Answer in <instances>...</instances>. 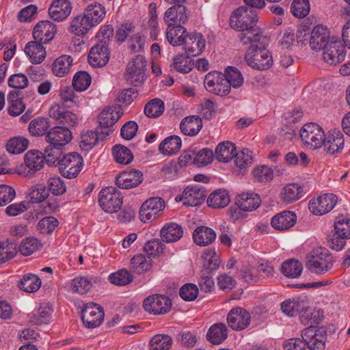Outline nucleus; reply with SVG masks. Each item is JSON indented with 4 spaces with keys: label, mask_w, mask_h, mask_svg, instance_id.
I'll use <instances>...</instances> for the list:
<instances>
[{
    "label": "nucleus",
    "mask_w": 350,
    "mask_h": 350,
    "mask_svg": "<svg viewBox=\"0 0 350 350\" xmlns=\"http://www.w3.org/2000/svg\"><path fill=\"white\" fill-rule=\"evenodd\" d=\"M302 338H291L286 343V350H323L325 332L316 327H308L301 332Z\"/></svg>",
    "instance_id": "f257e3e1"
},
{
    "label": "nucleus",
    "mask_w": 350,
    "mask_h": 350,
    "mask_svg": "<svg viewBox=\"0 0 350 350\" xmlns=\"http://www.w3.org/2000/svg\"><path fill=\"white\" fill-rule=\"evenodd\" d=\"M46 140L49 144L45 148L46 163H55L60 153V149L68 144L72 139L71 131L63 126H57L50 129L46 135Z\"/></svg>",
    "instance_id": "f03ea898"
},
{
    "label": "nucleus",
    "mask_w": 350,
    "mask_h": 350,
    "mask_svg": "<svg viewBox=\"0 0 350 350\" xmlns=\"http://www.w3.org/2000/svg\"><path fill=\"white\" fill-rule=\"evenodd\" d=\"M333 267V257L324 247L312 250L306 256V267L311 273L324 274Z\"/></svg>",
    "instance_id": "7ed1b4c3"
},
{
    "label": "nucleus",
    "mask_w": 350,
    "mask_h": 350,
    "mask_svg": "<svg viewBox=\"0 0 350 350\" xmlns=\"http://www.w3.org/2000/svg\"><path fill=\"white\" fill-rule=\"evenodd\" d=\"M303 145L310 150L321 148L325 142V131L323 128L314 122L305 124L299 131Z\"/></svg>",
    "instance_id": "20e7f679"
},
{
    "label": "nucleus",
    "mask_w": 350,
    "mask_h": 350,
    "mask_svg": "<svg viewBox=\"0 0 350 350\" xmlns=\"http://www.w3.org/2000/svg\"><path fill=\"white\" fill-rule=\"evenodd\" d=\"M245 59L248 66L258 70H267L273 64L272 57L263 43H260V45L250 46Z\"/></svg>",
    "instance_id": "39448f33"
},
{
    "label": "nucleus",
    "mask_w": 350,
    "mask_h": 350,
    "mask_svg": "<svg viewBox=\"0 0 350 350\" xmlns=\"http://www.w3.org/2000/svg\"><path fill=\"white\" fill-rule=\"evenodd\" d=\"M258 21L257 13L252 8H248L245 6L238 8L230 16V27L240 31L255 29Z\"/></svg>",
    "instance_id": "423d86ee"
},
{
    "label": "nucleus",
    "mask_w": 350,
    "mask_h": 350,
    "mask_svg": "<svg viewBox=\"0 0 350 350\" xmlns=\"http://www.w3.org/2000/svg\"><path fill=\"white\" fill-rule=\"evenodd\" d=\"M98 201L101 208L106 213L119 211L123 204V196L114 187H106L100 190Z\"/></svg>",
    "instance_id": "0eeeda50"
},
{
    "label": "nucleus",
    "mask_w": 350,
    "mask_h": 350,
    "mask_svg": "<svg viewBox=\"0 0 350 350\" xmlns=\"http://www.w3.org/2000/svg\"><path fill=\"white\" fill-rule=\"evenodd\" d=\"M147 61L142 55H137L128 64L125 73L126 81L134 85H142L146 79Z\"/></svg>",
    "instance_id": "6e6552de"
},
{
    "label": "nucleus",
    "mask_w": 350,
    "mask_h": 350,
    "mask_svg": "<svg viewBox=\"0 0 350 350\" xmlns=\"http://www.w3.org/2000/svg\"><path fill=\"white\" fill-rule=\"evenodd\" d=\"M206 90L217 96H226L230 92L225 75L217 71L208 72L204 81Z\"/></svg>",
    "instance_id": "1a4fd4ad"
},
{
    "label": "nucleus",
    "mask_w": 350,
    "mask_h": 350,
    "mask_svg": "<svg viewBox=\"0 0 350 350\" xmlns=\"http://www.w3.org/2000/svg\"><path fill=\"white\" fill-rule=\"evenodd\" d=\"M338 197L333 193H324L313 198L308 202L309 211L315 215H323L330 212L336 206Z\"/></svg>",
    "instance_id": "9d476101"
},
{
    "label": "nucleus",
    "mask_w": 350,
    "mask_h": 350,
    "mask_svg": "<svg viewBox=\"0 0 350 350\" xmlns=\"http://www.w3.org/2000/svg\"><path fill=\"white\" fill-rule=\"evenodd\" d=\"M55 167L62 175H78L83 167V159L77 152H70L60 159Z\"/></svg>",
    "instance_id": "9b49d317"
},
{
    "label": "nucleus",
    "mask_w": 350,
    "mask_h": 350,
    "mask_svg": "<svg viewBox=\"0 0 350 350\" xmlns=\"http://www.w3.org/2000/svg\"><path fill=\"white\" fill-rule=\"evenodd\" d=\"M122 114L123 111L120 105H113L104 109L98 117L102 133L106 135H110L113 131L115 123Z\"/></svg>",
    "instance_id": "f8f14e48"
},
{
    "label": "nucleus",
    "mask_w": 350,
    "mask_h": 350,
    "mask_svg": "<svg viewBox=\"0 0 350 350\" xmlns=\"http://www.w3.org/2000/svg\"><path fill=\"white\" fill-rule=\"evenodd\" d=\"M143 306L144 310L150 314H163L170 311L172 301L167 296L155 294L146 297Z\"/></svg>",
    "instance_id": "ddd939ff"
},
{
    "label": "nucleus",
    "mask_w": 350,
    "mask_h": 350,
    "mask_svg": "<svg viewBox=\"0 0 350 350\" xmlns=\"http://www.w3.org/2000/svg\"><path fill=\"white\" fill-rule=\"evenodd\" d=\"M324 60L330 65H336L342 62L346 56L345 48L337 38L332 37L323 49Z\"/></svg>",
    "instance_id": "4468645a"
},
{
    "label": "nucleus",
    "mask_w": 350,
    "mask_h": 350,
    "mask_svg": "<svg viewBox=\"0 0 350 350\" xmlns=\"http://www.w3.org/2000/svg\"><path fill=\"white\" fill-rule=\"evenodd\" d=\"M165 206V201L160 197H152L146 200L139 210V218L146 223L154 220Z\"/></svg>",
    "instance_id": "2eb2a0df"
},
{
    "label": "nucleus",
    "mask_w": 350,
    "mask_h": 350,
    "mask_svg": "<svg viewBox=\"0 0 350 350\" xmlns=\"http://www.w3.org/2000/svg\"><path fill=\"white\" fill-rule=\"evenodd\" d=\"M227 322L230 327L235 331L247 328L251 323L250 313L243 308L234 307L227 315Z\"/></svg>",
    "instance_id": "dca6fc26"
},
{
    "label": "nucleus",
    "mask_w": 350,
    "mask_h": 350,
    "mask_svg": "<svg viewBox=\"0 0 350 350\" xmlns=\"http://www.w3.org/2000/svg\"><path fill=\"white\" fill-rule=\"evenodd\" d=\"M104 316L103 309L94 303L87 304L81 310L82 321L88 328L99 326L104 319Z\"/></svg>",
    "instance_id": "f3484780"
},
{
    "label": "nucleus",
    "mask_w": 350,
    "mask_h": 350,
    "mask_svg": "<svg viewBox=\"0 0 350 350\" xmlns=\"http://www.w3.org/2000/svg\"><path fill=\"white\" fill-rule=\"evenodd\" d=\"M183 45L187 55L198 56L204 51L206 40L202 33L194 31L185 35Z\"/></svg>",
    "instance_id": "a211bd4d"
},
{
    "label": "nucleus",
    "mask_w": 350,
    "mask_h": 350,
    "mask_svg": "<svg viewBox=\"0 0 350 350\" xmlns=\"http://www.w3.org/2000/svg\"><path fill=\"white\" fill-rule=\"evenodd\" d=\"M206 197L204 187L198 184H193L187 187L182 196L176 198V201H183L184 205L195 206L201 202Z\"/></svg>",
    "instance_id": "6ab92c4d"
},
{
    "label": "nucleus",
    "mask_w": 350,
    "mask_h": 350,
    "mask_svg": "<svg viewBox=\"0 0 350 350\" xmlns=\"http://www.w3.org/2000/svg\"><path fill=\"white\" fill-rule=\"evenodd\" d=\"M110 57V53L105 41L98 42L93 46L88 55V62L93 67H103L105 66Z\"/></svg>",
    "instance_id": "aec40b11"
},
{
    "label": "nucleus",
    "mask_w": 350,
    "mask_h": 350,
    "mask_svg": "<svg viewBox=\"0 0 350 350\" xmlns=\"http://www.w3.org/2000/svg\"><path fill=\"white\" fill-rule=\"evenodd\" d=\"M332 39L330 32L326 26L319 25L315 26L311 31L309 44L314 51L324 49Z\"/></svg>",
    "instance_id": "412c9836"
},
{
    "label": "nucleus",
    "mask_w": 350,
    "mask_h": 350,
    "mask_svg": "<svg viewBox=\"0 0 350 350\" xmlns=\"http://www.w3.org/2000/svg\"><path fill=\"white\" fill-rule=\"evenodd\" d=\"M56 31L53 23L49 21H40L33 29V37L38 42L47 43L54 38Z\"/></svg>",
    "instance_id": "4be33fe9"
},
{
    "label": "nucleus",
    "mask_w": 350,
    "mask_h": 350,
    "mask_svg": "<svg viewBox=\"0 0 350 350\" xmlns=\"http://www.w3.org/2000/svg\"><path fill=\"white\" fill-rule=\"evenodd\" d=\"M345 139L343 134L338 130H331L325 134L323 146L326 152L334 154L340 152L344 148Z\"/></svg>",
    "instance_id": "5701e85b"
},
{
    "label": "nucleus",
    "mask_w": 350,
    "mask_h": 350,
    "mask_svg": "<svg viewBox=\"0 0 350 350\" xmlns=\"http://www.w3.org/2000/svg\"><path fill=\"white\" fill-rule=\"evenodd\" d=\"M189 18V13L187 9L183 3H176L169 8L165 12L163 20L166 23H177L185 24Z\"/></svg>",
    "instance_id": "b1692460"
},
{
    "label": "nucleus",
    "mask_w": 350,
    "mask_h": 350,
    "mask_svg": "<svg viewBox=\"0 0 350 350\" xmlns=\"http://www.w3.org/2000/svg\"><path fill=\"white\" fill-rule=\"evenodd\" d=\"M72 8L68 0H53L49 8V14L54 21H62L70 14Z\"/></svg>",
    "instance_id": "393cba45"
},
{
    "label": "nucleus",
    "mask_w": 350,
    "mask_h": 350,
    "mask_svg": "<svg viewBox=\"0 0 350 350\" xmlns=\"http://www.w3.org/2000/svg\"><path fill=\"white\" fill-rule=\"evenodd\" d=\"M234 200L237 206L243 211H253L261 202L260 196L253 192L240 193L236 196Z\"/></svg>",
    "instance_id": "a878e982"
},
{
    "label": "nucleus",
    "mask_w": 350,
    "mask_h": 350,
    "mask_svg": "<svg viewBox=\"0 0 350 350\" xmlns=\"http://www.w3.org/2000/svg\"><path fill=\"white\" fill-rule=\"evenodd\" d=\"M216 237L217 234L215 230L205 226H198L193 232V242L201 247L213 243Z\"/></svg>",
    "instance_id": "bb28decb"
},
{
    "label": "nucleus",
    "mask_w": 350,
    "mask_h": 350,
    "mask_svg": "<svg viewBox=\"0 0 350 350\" xmlns=\"http://www.w3.org/2000/svg\"><path fill=\"white\" fill-rule=\"evenodd\" d=\"M45 157L43 153L37 150H30L24 157V163L29 172L34 173L41 170L44 165Z\"/></svg>",
    "instance_id": "cd10ccee"
},
{
    "label": "nucleus",
    "mask_w": 350,
    "mask_h": 350,
    "mask_svg": "<svg viewBox=\"0 0 350 350\" xmlns=\"http://www.w3.org/2000/svg\"><path fill=\"white\" fill-rule=\"evenodd\" d=\"M303 118V111L299 108H296L288 112L286 116V139H291L297 135L298 123Z\"/></svg>",
    "instance_id": "c85d7f7f"
},
{
    "label": "nucleus",
    "mask_w": 350,
    "mask_h": 350,
    "mask_svg": "<svg viewBox=\"0 0 350 350\" xmlns=\"http://www.w3.org/2000/svg\"><path fill=\"white\" fill-rule=\"evenodd\" d=\"M25 53L33 64H40L46 57L44 47L36 41L29 42L25 47Z\"/></svg>",
    "instance_id": "c756f323"
},
{
    "label": "nucleus",
    "mask_w": 350,
    "mask_h": 350,
    "mask_svg": "<svg viewBox=\"0 0 350 350\" xmlns=\"http://www.w3.org/2000/svg\"><path fill=\"white\" fill-rule=\"evenodd\" d=\"M187 29L180 25L169 23L166 29V38L169 43L173 46H181L185 41Z\"/></svg>",
    "instance_id": "7c9ffc66"
},
{
    "label": "nucleus",
    "mask_w": 350,
    "mask_h": 350,
    "mask_svg": "<svg viewBox=\"0 0 350 350\" xmlns=\"http://www.w3.org/2000/svg\"><path fill=\"white\" fill-rule=\"evenodd\" d=\"M228 328L224 323L212 325L206 333V339L214 345L222 343L228 337Z\"/></svg>",
    "instance_id": "2f4dec72"
},
{
    "label": "nucleus",
    "mask_w": 350,
    "mask_h": 350,
    "mask_svg": "<svg viewBox=\"0 0 350 350\" xmlns=\"http://www.w3.org/2000/svg\"><path fill=\"white\" fill-rule=\"evenodd\" d=\"M202 127V121L196 116H190L185 118L180 124L181 132L185 135L195 136Z\"/></svg>",
    "instance_id": "473e14b6"
},
{
    "label": "nucleus",
    "mask_w": 350,
    "mask_h": 350,
    "mask_svg": "<svg viewBox=\"0 0 350 350\" xmlns=\"http://www.w3.org/2000/svg\"><path fill=\"white\" fill-rule=\"evenodd\" d=\"M161 241L174 243L178 241L183 234V227L176 223L166 224L161 230Z\"/></svg>",
    "instance_id": "72a5a7b5"
},
{
    "label": "nucleus",
    "mask_w": 350,
    "mask_h": 350,
    "mask_svg": "<svg viewBox=\"0 0 350 350\" xmlns=\"http://www.w3.org/2000/svg\"><path fill=\"white\" fill-rule=\"evenodd\" d=\"M308 184L300 185L298 183H290L286 185V204L299 200L306 193L312 190Z\"/></svg>",
    "instance_id": "f704fd0d"
},
{
    "label": "nucleus",
    "mask_w": 350,
    "mask_h": 350,
    "mask_svg": "<svg viewBox=\"0 0 350 350\" xmlns=\"http://www.w3.org/2000/svg\"><path fill=\"white\" fill-rule=\"evenodd\" d=\"M105 14V7L98 3L90 4L85 8L84 14L92 26L98 25L104 19Z\"/></svg>",
    "instance_id": "c9c22d12"
},
{
    "label": "nucleus",
    "mask_w": 350,
    "mask_h": 350,
    "mask_svg": "<svg viewBox=\"0 0 350 350\" xmlns=\"http://www.w3.org/2000/svg\"><path fill=\"white\" fill-rule=\"evenodd\" d=\"M85 15L75 16L70 21L69 31L77 36H83L92 27Z\"/></svg>",
    "instance_id": "e433bc0d"
},
{
    "label": "nucleus",
    "mask_w": 350,
    "mask_h": 350,
    "mask_svg": "<svg viewBox=\"0 0 350 350\" xmlns=\"http://www.w3.org/2000/svg\"><path fill=\"white\" fill-rule=\"evenodd\" d=\"M237 148L234 144L228 141L219 143L215 149V157L219 162L228 163L232 159Z\"/></svg>",
    "instance_id": "4c0bfd02"
},
{
    "label": "nucleus",
    "mask_w": 350,
    "mask_h": 350,
    "mask_svg": "<svg viewBox=\"0 0 350 350\" xmlns=\"http://www.w3.org/2000/svg\"><path fill=\"white\" fill-rule=\"evenodd\" d=\"M230 196L226 190L218 189L211 193L207 198L208 206L213 208H223L230 202Z\"/></svg>",
    "instance_id": "58836bf2"
},
{
    "label": "nucleus",
    "mask_w": 350,
    "mask_h": 350,
    "mask_svg": "<svg viewBox=\"0 0 350 350\" xmlns=\"http://www.w3.org/2000/svg\"><path fill=\"white\" fill-rule=\"evenodd\" d=\"M193 66L194 61L187 54H178L173 58L172 67L180 73H189Z\"/></svg>",
    "instance_id": "ea45409f"
},
{
    "label": "nucleus",
    "mask_w": 350,
    "mask_h": 350,
    "mask_svg": "<svg viewBox=\"0 0 350 350\" xmlns=\"http://www.w3.org/2000/svg\"><path fill=\"white\" fill-rule=\"evenodd\" d=\"M72 58L70 55H61L53 64L52 70L55 76L62 77L66 75L72 66Z\"/></svg>",
    "instance_id": "a19ab883"
},
{
    "label": "nucleus",
    "mask_w": 350,
    "mask_h": 350,
    "mask_svg": "<svg viewBox=\"0 0 350 350\" xmlns=\"http://www.w3.org/2000/svg\"><path fill=\"white\" fill-rule=\"evenodd\" d=\"M182 142L177 135H172L165 138L160 144L159 151L166 155H172L176 153L181 148Z\"/></svg>",
    "instance_id": "79ce46f5"
},
{
    "label": "nucleus",
    "mask_w": 350,
    "mask_h": 350,
    "mask_svg": "<svg viewBox=\"0 0 350 350\" xmlns=\"http://www.w3.org/2000/svg\"><path fill=\"white\" fill-rule=\"evenodd\" d=\"M41 284L42 282L38 275L33 273H27L21 279L18 286L24 291L33 293L40 288Z\"/></svg>",
    "instance_id": "37998d69"
},
{
    "label": "nucleus",
    "mask_w": 350,
    "mask_h": 350,
    "mask_svg": "<svg viewBox=\"0 0 350 350\" xmlns=\"http://www.w3.org/2000/svg\"><path fill=\"white\" fill-rule=\"evenodd\" d=\"M152 267V260L144 254L134 256L131 260V269L137 274L144 273Z\"/></svg>",
    "instance_id": "c03bdc74"
},
{
    "label": "nucleus",
    "mask_w": 350,
    "mask_h": 350,
    "mask_svg": "<svg viewBox=\"0 0 350 350\" xmlns=\"http://www.w3.org/2000/svg\"><path fill=\"white\" fill-rule=\"evenodd\" d=\"M232 159L235 170H243V172H245V170L252 163V152L247 148L243 149L241 152H236Z\"/></svg>",
    "instance_id": "a18cd8bd"
},
{
    "label": "nucleus",
    "mask_w": 350,
    "mask_h": 350,
    "mask_svg": "<svg viewBox=\"0 0 350 350\" xmlns=\"http://www.w3.org/2000/svg\"><path fill=\"white\" fill-rule=\"evenodd\" d=\"M240 42L244 44L253 45H260V43H263L262 40H264L262 33L256 29H250L241 31L239 35Z\"/></svg>",
    "instance_id": "49530a36"
},
{
    "label": "nucleus",
    "mask_w": 350,
    "mask_h": 350,
    "mask_svg": "<svg viewBox=\"0 0 350 350\" xmlns=\"http://www.w3.org/2000/svg\"><path fill=\"white\" fill-rule=\"evenodd\" d=\"M50 126V122L49 118L44 117H38L29 124V133L33 136H42L44 134L46 135V131Z\"/></svg>",
    "instance_id": "de8ad7c7"
},
{
    "label": "nucleus",
    "mask_w": 350,
    "mask_h": 350,
    "mask_svg": "<svg viewBox=\"0 0 350 350\" xmlns=\"http://www.w3.org/2000/svg\"><path fill=\"white\" fill-rule=\"evenodd\" d=\"M29 146V140L23 137H14L8 140L6 144V150L14 154L23 152Z\"/></svg>",
    "instance_id": "09e8293b"
},
{
    "label": "nucleus",
    "mask_w": 350,
    "mask_h": 350,
    "mask_svg": "<svg viewBox=\"0 0 350 350\" xmlns=\"http://www.w3.org/2000/svg\"><path fill=\"white\" fill-rule=\"evenodd\" d=\"M203 267L210 271H215L220 264L219 255L214 249H206L202 256Z\"/></svg>",
    "instance_id": "8fccbe9b"
},
{
    "label": "nucleus",
    "mask_w": 350,
    "mask_h": 350,
    "mask_svg": "<svg viewBox=\"0 0 350 350\" xmlns=\"http://www.w3.org/2000/svg\"><path fill=\"white\" fill-rule=\"evenodd\" d=\"M112 153L116 161L120 164H128L133 159L131 151L126 146L120 144L113 147Z\"/></svg>",
    "instance_id": "3c124183"
},
{
    "label": "nucleus",
    "mask_w": 350,
    "mask_h": 350,
    "mask_svg": "<svg viewBox=\"0 0 350 350\" xmlns=\"http://www.w3.org/2000/svg\"><path fill=\"white\" fill-rule=\"evenodd\" d=\"M49 193V189L45 185L38 184L29 189L28 197L31 203H39L44 201Z\"/></svg>",
    "instance_id": "603ef678"
},
{
    "label": "nucleus",
    "mask_w": 350,
    "mask_h": 350,
    "mask_svg": "<svg viewBox=\"0 0 350 350\" xmlns=\"http://www.w3.org/2000/svg\"><path fill=\"white\" fill-rule=\"evenodd\" d=\"M91 280L87 277L79 276L71 280L70 289L74 293L85 294L92 287Z\"/></svg>",
    "instance_id": "864d4df0"
},
{
    "label": "nucleus",
    "mask_w": 350,
    "mask_h": 350,
    "mask_svg": "<svg viewBox=\"0 0 350 350\" xmlns=\"http://www.w3.org/2000/svg\"><path fill=\"white\" fill-rule=\"evenodd\" d=\"M226 80L228 81V85L231 89L238 88L242 85L243 83V77L240 71L235 67L230 66L226 69L225 74Z\"/></svg>",
    "instance_id": "5fc2aeb1"
},
{
    "label": "nucleus",
    "mask_w": 350,
    "mask_h": 350,
    "mask_svg": "<svg viewBox=\"0 0 350 350\" xmlns=\"http://www.w3.org/2000/svg\"><path fill=\"white\" fill-rule=\"evenodd\" d=\"M98 136L96 132L86 131L81 135L79 146L83 151L88 152L97 144Z\"/></svg>",
    "instance_id": "6e6d98bb"
},
{
    "label": "nucleus",
    "mask_w": 350,
    "mask_h": 350,
    "mask_svg": "<svg viewBox=\"0 0 350 350\" xmlns=\"http://www.w3.org/2000/svg\"><path fill=\"white\" fill-rule=\"evenodd\" d=\"M10 105L8 107V113L12 116H19L25 109L21 98H18V94L15 91H12L9 94Z\"/></svg>",
    "instance_id": "4d7b16f0"
},
{
    "label": "nucleus",
    "mask_w": 350,
    "mask_h": 350,
    "mask_svg": "<svg viewBox=\"0 0 350 350\" xmlns=\"http://www.w3.org/2000/svg\"><path fill=\"white\" fill-rule=\"evenodd\" d=\"M144 111L149 118L158 117L164 111V103L161 99H152L146 104Z\"/></svg>",
    "instance_id": "13d9d810"
},
{
    "label": "nucleus",
    "mask_w": 350,
    "mask_h": 350,
    "mask_svg": "<svg viewBox=\"0 0 350 350\" xmlns=\"http://www.w3.org/2000/svg\"><path fill=\"white\" fill-rule=\"evenodd\" d=\"M310 4L308 0H293L291 11L294 16L297 18L306 17L310 12Z\"/></svg>",
    "instance_id": "bf43d9fd"
},
{
    "label": "nucleus",
    "mask_w": 350,
    "mask_h": 350,
    "mask_svg": "<svg viewBox=\"0 0 350 350\" xmlns=\"http://www.w3.org/2000/svg\"><path fill=\"white\" fill-rule=\"evenodd\" d=\"M334 230L337 234H340L347 239H350V219L340 215L337 216L334 221Z\"/></svg>",
    "instance_id": "052dcab7"
},
{
    "label": "nucleus",
    "mask_w": 350,
    "mask_h": 350,
    "mask_svg": "<svg viewBox=\"0 0 350 350\" xmlns=\"http://www.w3.org/2000/svg\"><path fill=\"white\" fill-rule=\"evenodd\" d=\"M172 345V339L165 334H157L150 340V350H169Z\"/></svg>",
    "instance_id": "680f3d73"
},
{
    "label": "nucleus",
    "mask_w": 350,
    "mask_h": 350,
    "mask_svg": "<svg viewBox=\"0 0 350 350\" xmlns=\"http://www.w3.org/2000/svg\"><path fill=\"white\" fill-rule=\"evenodd\" d=\"M91 81V77L87 72L79 71L73 77L72 87L78 92H83L90 85Z\"/></svg>",
    "instance_id": "e2e57ef3"
},
{
    "label": "nucleus",
    "mask_w": 350,
    "mask_h": 350,
    "mask_svg": "<svg viewBox=\"0 0 350 350\" xmlns=\"http://www.w3.org/2000/svg\"><path fill=\"white\" fill-rule=\"evenodd\" d=\"M52 310L47 304H42L36 314L31 318V322L36 325L46 324L51 317Z\"/></svg>",
    "instance_id": "0e129e2a"
},
{
    "label": "nucleus",
    "mask_w": 350,
    "mask_h": 350,
    "mask_svg": "<svg viewBox=\"0 0 350 350\" xmlns=\"http://www.w3.org/2000/svg\"><path fill=\"white\" fill-rule=\"evenodd\" d=\"M109 280L111 283L118 285L125 286L133 280L132 274L126 269H121L109 275Z\"/></svg>",
    "instance_id": "69168bd1"
},
{
    "label": "nucleus",
    "mask_w": 350,
    "mask_h": 350,
    "mask_svg": "<svg viewBox=\"0 0 350 350\" xmlns=\"http://www.w3.org/2000/svg\"><path fill=\"white\" fill-rule=\"evenodd\" d=\"M42 247L41 243L34 237L24 239L19 246L20 252L24 256H29Z\"/></svg>",
    "instance_id": "338daca9"
},
{
    "label": "nucleus",
    "mask_w": 350,
    "mask_h": 350,
    "mask_svg": "<svg viewBox=\"0 0 350 350\" xmlns=\"http://www.w3.org/2000/svg\"><path fill=\"white\" fill-rule=\"evenodd\" d=\"M144 250L148 257H155L163 253L164 245L160 239H154L146 243Z\"/></svg>",
    "instance_id": "774afa93"
}]
</instances>
